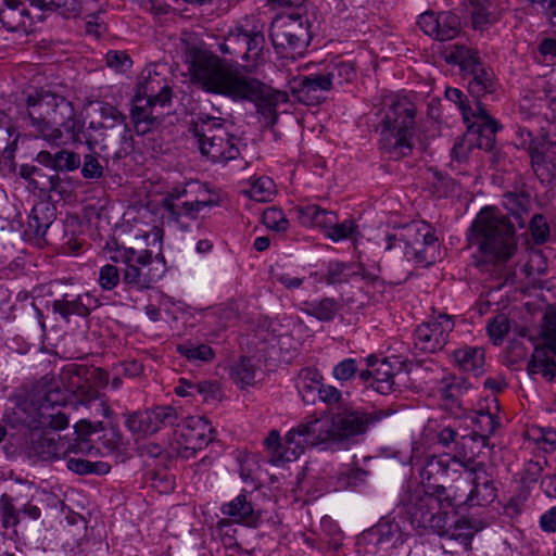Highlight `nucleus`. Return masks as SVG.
Returning <instances> with one entry per match:
<instances>
[{
	"label": "nucleus",
	"instance_id": "63",
	"mask_svg": "<svg viewBox=\"0 0 556 556\" xmlns=\"http://www.w3.org/2000/svg\"><path fill=\"white\" fill-rule=\"evenodd\" d=\"M533 440L545 452H553L556 448V430L540 428L533 430Z\"/></svg>",
	"mask_w": 556,
	"mask_h": 556
},
{
	"label": "nucleus",
	"instance_id": "22",
	"mask_svg": "<svg viewBox=\"0 0 556 556\" xmlns=\"http://www.w3.org/2000/svg\"><path fill=\"white\" fill-rule=\"evenodd\" d=\"M417 24L426 35L440 41L454 39L462 29L459 16L450 11L424 12L419 15Z\"/></svg>",
	"mask_w": 556,
	"mask_h": 556
},
{
	"label": "nucleus",
	"instance_id": "56",
	"mask_svg": "<svg viewBox=\"0 0 556 556\" xmlns=\"http://www.w3.org/2000/svg\"><path fill=\"white\" fill-rule=\"evenodd\" d=\"M529 229L533 241L536 244L545 243L551 235V228L547 219L542 214H533L529 219Z\"/></svg>",
	"mask_w": 556,
	"mask_h": 556
},
{
	"label": "nucleus",
	"instance_id": "59",
	"mask_svg": "<svg viewBox=\"0 0 556 556\" xmlns=\"http://www.w3.org/2000/svg\"><path fill=\"white\" fill-rule=\"evenodd\" d=\"M367 471L361 468H348L338 477V489L356 488L365 482Z\"/></svg>",
	"mask_w": 556,
	"mask_h": 556
},
{
	"label": "nucleus",
	"instance_id": "60",
	"mask_svg": "<svg viewBox=\"0 0 556 556\" xmlns=\"http://www.w3.org/2000/svg\"><path fill=\"white\" fill-rule=\"evenodd\" d=\"M80 166V157L77 153L68 150H60L56 152V161L54 170L72 172Z\"/></svg>",
	"mask_w": 556,
	"mask_h": 556
},
{
	"label": "nucleus",
	"instance_id": "57",
	"mask_svg": "<svg viewBox=\"0 0 556 556\" xmlns=\"http://www.w3.org/2000/svg\"><path fill=\"white\" fill-rule=\"evenodd\" d=\"M359 371L361 370L355 358H344L333 367L332 376L343 384L344 382L353 379L357 372L359 374Z\"/></svg>",
	"mask_w": 556,
	"mask_h": 556
},
{
	"label": "nucleus",
	"instance_id": "49",
	"mask_svg": "<svg viewBox=\"0 0 556 556\" xmlns=\"http://www.w3.org/2000/svg\"><path fill=\"white\" fill-rule=\"evenodd\" d=\"M177 352L193 363L210 362L215 356L213 349L210 345L203 343L197 344L192 342H186L177 346Z\"/></svg>",
	"mask_w": 556,
	"mask_h": 556
},
{
	"label": "nucleus",
	"instance_id": "51",
	"mask_svg": "<svg viewBox=\"0 0 556 556\" xmlns=\"http://www.w3.org/2000/svg\"><path fill=\"white\" fill-rule=\"evenodd\" d=\"M471 421L473 424V433L483 440L493 434L498 426L495 417L491 413L483 410L476 412L471 416Z\"/></svg>",
	"mask_w": 556,
	"mask_h": 556
},
{
	"label": "nucleus",
	"instance_id": "41",
	"mask_svg": "<svg viewBox=\"0 0 556 556\" xmlns=\"http://www.w3.org/2000/svg\"><path fill=\"white\" fill-rule=\"evenodd\" d=\"M321 375L311 368H304L296 378V389L305 403L315 401V394L318 395L321 388Z\"/></svg>",
	"mask_w": 556,
	"mask_h": 556
},
{
	"label": "nucleus",
	"instance_id": "40",
	"mask_svg": "<svg viewBox=\"0 0 556 556\" xmlns=\"http://www.w3.org/2000/svg\"><path fill=\"white\" fill-rule=\"evenodd\" d=\"M361 265L354 263L330 262L327 266L324 280L328 285H341L357 278Z\"/></svg>",
	"mask_w": 556,
	"mask_h": 556
},
{
	"label": "nucleus",
	"instance_id": "30",
	"mask_svg": "<svg viewBox=\"0 0 556 556\" xmlns=\"http://www.w3.org/2000/svg\"><path fill=\"white\" fill-rule=\"evenodd\" d=\"M84 137L85 143L88 146L90 152H92L98 144H101V150H106L110 146L117 144L118 149L115 154L121 156L122 154H128L134 148L131 129L127 124L122 125V123H119L118 129L114 132L105 134L101 139L90 134Z\"/></svg>",
	"mask_w": 556,
	"mask_h": 556
},
{
	"label": "nucleus",
	"instance_id": "46",
	"mask_svg": "<svg viewBox=\"0 0 556 556\" xmlns=\"http://www.w3.org/2000/svg\"><path fill=\"white\" fill-rule=\"evenodd\" d=\"M445 60L448 63L458 64L463 71L468 72L480 63L478 53L462 45H454L445 51Z\"/></svg>",
	"mask_w": 556,
	"mask_h": 556
},
{
	"label": "nucleus",
	"instance_id": "8",
	"mask_svg": "<svg viewBox=\"0 0 556 556\" xmlns=\"http://www.w3.org/2000/svg\"><path fill=\"white\" fill-rule=\"evenodd\" d=\"M386 250L403 249L404 256L421 266H429L440 257L438 239L425 222H412L386 236Z\"/></svg>",
	"mask_w": 556,
	"mask_h": 556
},
{
	"label": "nucleus",
	"instance_id": "54",
	"mask_svg": "<svg viewBox=\"0 0 556 556\" xmlns=\"http://www.w3.org/2000/svg\"><path fill=\"white\" fill-rule=\"evenodd\" d=\"M486 330L493 344H501L510 330L509 318L504 314L494 316L488 321Z\"/></svg>",
	"mask_w": 556,
	"mask_h": 556
},
{
	"label": "nucleus",
	"instance_id": "25",
	"mask_svg": "<svg viewBox=\"0 0 556 556\" xmlns=\"http://www.w3.org/2000/svg\"><path fill=\"white\" fill-rule=\"evenodd\" d=\"M51 306L54 314H59L64 320L68 321L71 316L88 317L91 311L100 306V302L90 292L65 293L53 300Z\"/></svg>",
	"mask_w": 556,
	"mask_h": 556
},
{
	"label": "nucleus",
	"instance_id": "17",
	"mask_svg": "<svg viewBox=\"0 0 556 556\" xmlns=\"http://www.w3.org/2000/svg\"><path fill=\"white\" fill-rule=\"evenodd\" d=\"M177 444L182 457H191L213 441V428L202 416L187 417L177 425Z\"/></svg>",
	"mask_w": 556,
	"mask_h": 556
},
{
	"label": "nucleus",
	"instance_id": "13",
	"mask_svg": "<svg viewBox=\"0 0 556 556\" xmlns=\"http://www.w3.org/2000/svg\"><path fill=\"white\" fill-rule=\"evenodd\" d=\"M29 451L46 462L65 458L71 452L86 453L87 455H92L98 452L87 440L81 439L75 444H72L65 438H62L55 432L48 431L46 428L30 432Z\"/></svg>",
	"mask_w": 556,
	"mask_h": 556
},
{
	"label": "nucleus",
	"instance_id": "34",
	"mask_svg": "<svg viewBox=\"0 0 556 556\" xmlns=\"http://www.w3.org/2000/svg\"><path fill=\"white\" fill-rule=\"evenodd\" d=\"M454 364L464 372L478 377L484 371V350L478 346H462L452 354Z\"/></svg>",
	"mask_w": 556,
	"mask_h": 556
},
{
	"label": "nucleus",
	"instance_id": "19",
	"mask_svg": "<svg viewBox=\"0 0 556 556\" xmlns=\"http://www.w3.org/2000/svg\"><path fill=\"white\" fill-rule=\"evenodd\" d=\"M454 329L451 316L440 314L438 317L419 325L415 330L414 346L421 353H435L447 343Z\"/></svg>",
	"mask_w": 556,
	"mask_h": 556
},
{
	"label": "nucleus",
	"instance_id": "50",
	"mask_svg": "<svg viewBox=\"0 0 556 556\" xmlns=\"http://www.w3.org/2000/svg\"><path fill=\"white\" fill-rule=\"evenodd\" d=\"M556 355V313H546L540 332V342L534 343Z\"/></svg>",
	"mask_w": 556,
	"mask_h": 556
},
{
	"label": "nucleus",
	"instance_id": "16",
	"mask_svg": "<svg viewBox=\"0 0 556 556\" xmlns=\"http://www.w3.org/2000/svg\"><path fill=\"white\" fill-rule=\"evenodd\" d=\"M462 475L470 484L465 504L469 507L485 506L492 503L497 494L492 476L481 462L467 459L462 468Z\"/></svg>",
	"mask_w": 556,
	"mask_h": 556
},
{
	"label": "nucleus",
	"instance_id": "47",
	"mask_svg": "<svg viewBox=\"0 0 556 556\" xmlns=\"http://www.w3.org/2000/svg\"><path fill=\"white\" fill-rule=\"evenodd\" d=\"M298 216L302 225L306 227H319L325 229L331 222V212L317 205H306L298 208Z\"/></svg>",
	"mask_w": 556,
	"mask_h": 556
},
{
	"label": "nucleus",
	"instance_id": "26",
	"mask_svg": "<svg viewBox=\"0 0 556 556\" xmlns=\"http://www.w3.org/2000/svg\"><path fill=\"white\" fill-rule=\"evenodd\" d=\"M136 97L156 102L163 108L170 102L172 89L154 68L147 67L141 73Z\"/></svg>",
	"mask_w": 556,
	"mask_h": 556
},
{
	"label": "nucleus",
	"instance_id": "48",
	"mask_svg": "<svg viewBox=\"0 0 556 556\" xmlns=\"http://www.w3.org/2000/svg\"><path fill=\"white\" fill-rule=\"evenodd\" d=\"M357 231V225L353 219H344L339 223L337 216L331 212V222L325 226V236L333 242L351 239Z\"/></svg>",
	"mask_w": 556,
	"mask_h": 556
},
{
	"label": "nucleus",
	"instance_id": "1",
	"mask_svg": "<svg viewBox=\"0 0 556 556\" xmlns=\"http://www.w3.org/2000/svg\"><path fill=\"white\" fill-rule=\"evenodd\" d=\"M188 60L192 81L203 90L227 97L232 101L253 102L266 118L267 125L273 126L277 122L276 108L288 101L286 92L268 87L244 73L242 68L225 62L208 51L193 49Z\"/></svg>",
	"mask_w": 556,
	"mask_h": 556
},
{
	"label": "nucleus",
	"instance_id": "44",
	"mask_svg": "<svg viewBox=\"0 0 556 556\" xmlns=\"http://www.w3.org/2000/svg\"><path fill=\"white\" fill-rule=\"evenodd\" d=\"M256 368L249 357L242 356L229 367V377L240 389L254 383Z\"/></svg>",
	"mask_w": 556,
	"mask_h": 556
},
{
	"label": "nucleus",
	"instance_id": "33",
	"mask_svg": "<svg viewBox=\"0 0 556 556\" xmlns=\"http://www.w3.org/2000/svg\"><path fill=\"white\" fill-rule=\"evenodd\" d=\"M379 551H388L402 545L407 535L394 520H381L369 533Z\"/></svg>",
	"mask_w": 556,
	"mask_h": 556
},
{
	"label": "nucleus",
	"instance_id": "11",
	"mask_svg": "<svg viewBox=\"0 0 556 556\" xmlns=\"http://www.w3.org/2000/svg\"><path fill=\"white\" fill-rule=\"evenodd\" d=\"M445 97L458 105L467 125V139L476 140L481 150H492L496 132L502 128L500 123L488 113L479 100H475L471 104L457 88H446Z\"/></svg>",
	"mask_w": 556,
	"mask_h": 556
},
{
	"label": "nucleus",
	"instance_id": "29",
	"mask_svg": "<svg viewBox=\"0 0 556 556\" xmlns=\"http://www.w3.org/2000/svg\"><path fill=\"white\" fill-rule=\"evenodd\" d=\"M222 514L232 522L242 523L249 527H256L261 520L260 513L254 508L247 493H240L231 501L225 503Z\"/></svg>",
	"mask_w": 556,
	"mask_h": 556
},
{
	"label": "nucleus",
	"instance_id": "43",
	"mask_svg": "<svg viewBox=\"0 0 556 556\" xmlns=\"http://www.w3.org/2000/svg\"><path fill=\"white\" fill-rule=\"evenodd\" d=\"M29 2L41 11L56 12L66 18L76 17L81 10V0H29Z\"/></svg>",
	"mask_w": 556,
	"mask_h": 556
},
{
	"label": "nucleus",
	"instance_id": "64",
	"mask_svg": "<svg viewBox=\"0 0 556 556\" xmlns=\"http://www.w3.org/2000/svg\"><path fill=\"white\" fill-rule=\"evenodd\" d=\"M191 388H194V394H201L204 399V401L208 400H217L220 397V389L218 383L213 381H200L194 382V386H191Z\"/></svg>",
	"mask_w": 556,
	"mask_h": 556
},
{
	"label": "nucleus",
	"instance_id": "20",
	"mask_svg": "<svg viewBox=\"0 0 556 556\" xmlns=\"http://www.w3.org/2000/svg\"><path fill=\"white\" fill-rule=\"evenodd\" d=\"M125 425L136 434H153L164 427L175 426L178 415L170 406H155L143 412H135L125 415Z\"/></svg>",
	"mask_w": 556,
	"mask_h": 556
},
{
	"label": "nucleus",
	"instance_id": "18",
	"mask_svg": "<svg viewBox=\"0 0 556 556\" xmlns=\"http://www.w3.org/2000/svg\"><path fill=\"white\" fill-rule=\"evenodd\" d=\"M188 186L197 187L201 195L197 197L195 200H189L180 203L179 199L187 194L188 190L175 189L163 201L164 207L168 214V219L172 222L179 223L181 216L195 219L203 208L217 205V200L207 191L205 186L198 182L189 184Z\"/></svg>",
	"mask_w": 556,
	"mask_h": 556
},
{
	"label": "nucleus",
	"instance_id": "23",
	"mask_svg": "<svg viewBox=\"0 0 556 556\" xmlns=\"http://www.w3.org/2000/svg\"><path fill=\"white\" fill-rule=\"evenodd\" d=\"M367 369L359 371V379L372 387L381 394H388L393 390L395 367L387 358H377L369 355L365 358Z\"/></svg>",
	"mask_w": 556,
	"mask_h": 556
},
{
	"label": "nucleus",
	"instance_id": "27",
	"mask_svg": "<svg viewBox=\"0 0 556 556\" xmlns=\"http://www.w3.org/2000/svg\"><path fill=\"white\" fill-rule=\"evenodd\" d=\"M0 25L9 31H33L34 18L21 0H4L0 9Z\"/></svg>",
	"mask_w": 556,
	"mask_h": 556
},
{
	"label": "nucleus",
	"instance_id": "52",
	"mask_svg": "<svg viewBox=\"0 0 556 556\" xmlns=\"http://www.w3.org/2000/svg\"><path fill=\"white\" fill-rule=\"evenodd\" d=\"M468 3L473 28L483 29L495 21V17L489 12L486 0H468Z\"/></svg>",
	"mask_w": 556,
	"mask_h": 556
},
{
	"label": "nucleus",
	"instance_id": "6",
	"mask_svg": "<svg viewBox=\"0 0 556 556\" xmlns=\"http://www.w3.org/2000/svg\"><path fill=\"white\" fill-rule=\"evenodd\" d=\"M468 241L489 260L506 262L517 250L516 227L498 208L485 206L473 219Z\"/></svg>",
	"mask_w": 556,
	"mask_h": 556
},
{
	"label": "nucleus",
	"instance_id": "3",
	"mask_svg": "<svg viewBox=\"0 0 556 556\" xmlns=\"http://www.w3.org/2000/svg\"><path fill=\"white\" fill-rule=\"evenodd\" d=\"M27 108L30 125L46 141L58 144L63 137L62 127L73 143H83L85 123L76 117L73 103L63 96L41 91L28 97Z\"/></svg>",
	"mask_w": 556,
	"mask_h": 556
},
{
	"label": "nucleus",
	"instance_id": "32",
	"mask_svg": "<svg viewBox=\"0 0 556 556\" xmlns=\"http://www.w3.org/2000/svg\"><path fill=\"white\" fill-rule=\"evenodd\" d=\"M532 205L531 197L523 191H507L502 197V206L520 229L526 228Z\"/></svg>",
	"mask_w": 556,
	"mask_h": 556
},
{
	"label": "nucleus",
	"instance_id": "61",
	"mask_svg": "<svg viewBox=\"0 0 556 556\" xmlns=\"http://www.w3.org/2000/svg\"><path fill=\"white\" fill-rule=\"evenodd\" d=\"M104 169L98 157L93 154H86L81 166V175L85 179H100Z\"/></svg>",
	"mask_w": 556,
	"mask_h": 556
},
{
	"label": "nucleus",
	"instance_id": "14",
	"mask_svg": "<svg viewBox=\"0 0 556 556\" xmlns=\"http://www.w3.org/2000/svg\"><path fill=\"white\" fill-rule=\"evenodd\" d=\"M265 37L262 27L250 21L231 29L220 46L223 53L235 55L243 61L258 56L263 49Z\"/></svg>",
	"mask_w": 556,
	"mask_h": 556
},
{
	"label": "nucleus",
	"instance_id": "10",
	"mask_svg": "<svg viewBox=\"0 0 556 556\" xmlns=\"http://www.w3.org/2000/svg\"><path fill=\"white\" fill-rule=\"evenodd\" d=\"M191 131L202 155L214 163H226L240 154L236 138L226 130L222 118L199 114Z\"/></svg>",
	"mask_w": 556,
	"mask_h": 556
},
{
	"label": "nucleus",
	"instance_id": "53",
	"mask_svg": "<svg viewBox=\"0 0 556 556\" xmlns=\"http://www.w3.org/2000/svg\"><path fill=\"white\" fill-rule=\"evenodd\" d=\"M275 192V184L269 177H260L251 181L245 193L254 201L267 202Z\"/></svg>",
	"mask_w": 556,
	"mask_h": 556
},
{
	"label": "nucleus",
	"instance_id": "42",
	"mask_svg": "<svg viewBox=\"0 0 556 556\" xmlns=\"http://www.w3.org/2000/svg\"><path fill=\"white\" fill-rule=\"evenodd\" d=\"M100 116L102 118L101 123L96 124L94 122H91L88 127V129L100 131V137H103L109 132H114L116 129H118L119 123H122V125L127 124L126 116L115 106L110 104H104L101 106Z\"/></svg>",
	"mask_w": 556,
	"mask_h": 556
},
{
	"label": "nucleus",
	"instance_id": "31",
	"mask_svg": "<svg viewBox=\"0 0 556 556\" xmlns=\"http://www.w3.org/2000/svg\"><path fill=\"white\" fill-rule=\"evenodd\" d=\"M156 105H159V103L135 97L130 118L135 132L138 136H144L160 127L162 121L157 115L153 114V109Z\"/></svg>",
	"mask_w": 556,
	"mask_h": 556
},
{
	"label": "nucleus",
	"instance_id": "15",
	"mask_svg": "<svg viewBox=\"0 0 556 556\" xmlns=\"http://www.w3.org/2000/svg\"><path fill=\"white\" fill-rule=\"evenodd\" d=\"M330 415L334 424L336 442L341 443L356 435L364 434L369 427L390 416V413L382 409L372 412L343 409Z\"/></svg>",
	"mask_w": 556,
	"mask_h": 556
},
{
	"label": "nucleus",
	"instance_id": "35",
	"mask_svg": "<svg viewBox=\"0 0 556 556\" xmlns=\"http://www.w3.org/2000/svg\"><path fill=\"white\" fill-rule=\"evenodd\" d=\"M466 73L468 75V91L476 100L494 91L493 73L481 62Z\"/></svg>",
	"mask_w": 556,
	"mask_h": 556
},
{
	"label": "nucleus",
	"instance_id": "5",
	"mask_svg": "<svg viewBox=\"0 0 556 556\" xmlns=\"http://www.w3.org/2000/svg\"><path fill=\"white\" fill-rule=\"evenodd\" d=\"M330 414L311 415L291 428L281 442L277 430L269 432L264 444L274 465L296 460L306 448L337 443Z\"/></svg>",
	"mask_w": 556,
	"mask_h": 556
},
{
	"label": "nucleus",
	"instance_id": "62",
	"mask_svg": "<svg viewBox=\"0 0 556 556\" xmlns=\"http://www.w3.org/2000/svg\"><path fill=\"white\" fill-rule=\"evenodd\" d=\"M106 65L116 72L127 71L132 61L129 55L124 51L111 50L105 55Z\"/></svg>",
	"mask_w": 556,
	"mask_h": 556
},
{
	"label": "nucleus",
	"instance_id": "24",
	"mask_svg": "<svg viewBox=\"0 0 556 556\" xmlns=\"http://www.w3.org/2000/svg\"><path fill=\"white\" fill-rule=\"evenodd\" d=\"M334 80V72L303 75L293 79L292 90L299 100L308 104L318 103L324 99L323 93L332 88Z\"/></svg>",
	"mask_w": 556,
	"mask_h": 556
},
{
	"label": "nucleus",
	"instance_id": "2",
	"mask_svg": "<svg viewBox=\"0 0 556 556\" xmlns=\"http://www.w3.org/2000/svg\"><path fill=\"white\" fill-rule=\"evenodd\" d=\"M65 402L59 383L45 376L30 389H21L4 410L3 420L13 428L25 427L31 431L50 428L63 430L68 417L58 407Z\"/></svg>",
	"mask_w": 556,
	"mask_h": 556
},
{
	"label": "nucleus",
	"instance_id": "9",
	"mask_svg": "<svg viewBox=\"0 0 556 556\" xmlns=\"http://www.w3.org/2000/svg\"><path fill=\"white\" fill-rule=\"evenodd\" d=\"M110 260L125 266L122 270V283L126 290H148L164 275L163 266L152 260L149 250L137 251L134 248L118 247Z\"/></svg>",
	"mask_w": 556,
	"mask_h": 556
},
{
	"label": "nucleus",
	"instance_id": "7",
	"mask_svg": "<svg viewBox=\"0 0 556 556\" xmlns=\"http://www.w3.org/2000/svg\"><path fill=\"white\" fill-rule=\"evenodd\" d=\"M416 106L407 98L391 102L381 119L380 148L391 159L409 154L414 148Z\"/></svg>",
	"mask_w": 556,
	"mask_h": 556
},
{
	"label": "nucleus",
	"instance_id": "38",
	"mask_svg": "<svg viewBox=\"0 0 556 556\" xmlns=\"http://www.w3.org/2000/svg\"><path fill=\"white\" fill-rule=\"evenodd\" d=\"M340 309L341 303L333 298L307 301L303 303L302 307V312L320 321H331Z\"/></svg>",
	"mask_w": 556,
	"mask_h": 556
},
{
	"label": "nucleus",
	"instance_id": "37",
	"mask_svg": "<svg viewBox=\"0 0 556 556\" xmlns=\"http://www.w3.org/2000/svg\"><path fill=\"white\" fill-rule=\"evenodd\" d=\"M549 351L535 345L531 359L528 363V374H541L546 380H556V362L548 356Z\"/></svg>",
	"mask_w": 556,
	"mask_h": 556
},
{
	"label": "nucleus",
	"instance_id": "4",
	"mask_svg": "<svg viewBox=\"0 0 556 556\" xmlns=\"http://www.w3.org/2000/svg\"><path fill=\"white\" fill-rule=\"evenodd\" d=\"M445 492L443 484L415 485L405 492L401 503L413 528L458 538L467 545L472 539L471 532L457 534L456 529L451 533L447 529L446 509L453 503Z\"/></svg>",
	"mask_w": 556,
	"mask_h": 556
},
{
	"label": "nucleus",
	"instance_id": "21",
	"mask_svg": "<svg viewBox=\"0 0 556 556\" xmlns=\"http://www.w3.org/2000/svg\"><path fill=\"white\" fill-rule=\"evenodd\" d=\"M463 460L448 455H428L424 458L419 468L421 483L419 485L441 484L444 478L456 480L462 476Z\"/></svg>",
	"mask_w": 556,
	"mask_h": 556
},
{
	"label": "nucleus",
	"instance_id": "58",
	"mask_svg": "<svg viewBox=\"0 0 556 556\" xmlns=\"http://www.w3.org/2000/svg\"><path fill=\"white\" fill-rule=\"evenodd\" d=\"M122 281V276L115 265L106 264L99 270L98 282L102 290L111 291Z\"/></svg>",
	"mask_w": 556,
	"mask_h": 556
},
{
	"label": "nucleus",
	"instance_id": "28",
	"mask_svg": "<svg viewBox=\"0 0 556 556\" xmlns=\"http://www.w3.org/2000/svg\"><path fill=\"white\" fill-rule=\"evenodd\" d=\"M86 380H92L98 387H105L110 382L109 374L101 368H92L89 370L86 367H78L76 365L68 366L62 374V381L68 392L84 393L85 386L83 384V378Z\"/></svg>",
	"mask_w": 556,
	"mask_h": 556
},
{
	"label": "nucleus",
	"instance_id": "39",
	"mask_svg": "<svg viewBox=\"0 0 556 556\" xmlns=\"http://www.w3.org/2000/svg\"><path fill=\"white\" fill-rule=\"evenodd\" d=\"M554 154H556V150L552 149V141L548 142V146L543 151H540L538 148L531 149L532 169L542 181L548 179L556 172V162L552 160Z\"/></svg>",
	"mask_w": 556,
	"mask_h": 556
},
{
	"label": "nucleus",
	"instance_id": "55",
	"mask_svg": "<svg viewBox=\"0 0 556 556\" xmlns=\"http://www.w3.org/2000/svg\"><path fill=\"white\" fill-rule=\"evenodd\" d=\"M262 222L268 229L277 232H285L289 228L285 213L276 206L268 207L263 212Z\"/></svg>",
	"mask_w": 556,
	"mask_h": 556
},
{
	"label": "nucleus",
	"instance_id": "12",
	"mask_svg": "<svg viewBox=\"0 0 556 556\" xmlns=\"http://www.w3.org/2000/svg\"><path fill=\"white\" fill-rule=\"evenodd\" d=\"M308 21L300 15L277 16L270 26V39L276 49L302 54L311 41Z\"/></svg>",
	"mask_w": 556,
	"mask_h": 556
},
{
	"label": "nucleus",
	"instance_id": "36",
	"mask_svg": "<svg viewBox=\"0 0 556 556\" xmlns=\"http://www.w3.org/2000/svg\"><path fill=\"white\" fill-rule=\"evenodd\" d=\"M53 220V208L46 203L35 205L27 220L25 232L35 238H42Z\"/></svg>",
	"mask_w": 556,
	"mask_h": 556
},
{
	"label": "nucleus",
	"instance_id": "45",
	"mask_svg": "<svg viewBox=\"0 0 556 556\" xmlns=\"http://www.w3.org/2000/svg\"><path fill=\"white\" fill-rule=\"evenodd\" d=\"M445 60L448 63L458 64L463 71L468 72L480 63L478 53L462 45H454L445 51Z\"/></svg>",
	"mask_w": 556,
	"mask_h": 556
}]
</instances>
